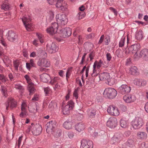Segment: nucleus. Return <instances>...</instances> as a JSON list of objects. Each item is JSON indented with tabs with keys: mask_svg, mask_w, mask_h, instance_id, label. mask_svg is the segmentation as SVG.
Wrapping results in <instances>:
<instances>
[{
	"mask_svg": "<svg viewBox=\"0 0 148 148\" xmlns=\"http://www.w3.org/2000/svg\"><path fill=\"white\" fill-rule=\"evenodd\" d=\"M88 114L89 116L91 118H93L96 114V110L91 109L88 110Z\"/></svg>",
	"mask_w": 148,
	"mask_h": 148,
	"instance_id": "nucleus-31",
	"label": "nucleus"
},
{
	"mask_svg": "<svg viewBox=\"0 0 148 148\" xmlns=\"http://www.w3.org/2000/svg\"><path fill=\"white\" fill-rule=\"evenodd\" d=\"M104 37V35H102L100 38V39L99 41V44H101L103 42Z\"/></svg>",
	"mask_w": 148,
	"mask_h": 148,
	"instance_id": "nucleus-60",
	"label": "nucleus"
},
{
	"mask_svg": "<svg viewBox=\"0 0 148 148\" xmlns=\"http://www.w3.org/2000/svg\"><path fill=\"white\" fill-rule=\"evenodd\" d=\"M17 102L13 99H11L8 102V104L6 105V108L7 110L9 106H10V108L11 109L15 108L16 106Z\"/></svg>",
	"mask_w": 148,
	"mask_h": 148,
	"instance_id": "nucleus-24",
	"label": "nucleus"
},
{
	"mask_svg": "<svg viewBox=\"0 0 148 148\" xmlns=\"http://www.w3.org/2000/svg\"><path fill=\"white\" fill-rule=\"evenodd\" d=\"M56 18L57 23L62 26L66 24L68 22L67 17L64 14H59L56 15Z\"/></svg>",
	"mask_w": 148,
	"mask_h": 148,
	"instance_id": "nucleus-4",
	"label": "nucleus"
},
{
	"mask_svg": "<svg viewBox=\"0 0 148 148\" xmlns=\"http://www.w3.org/2000/svg\"><path fill=\"white\" fill-rule=\"evenodd\" d=\"M37 64L40 66H43L48 67L50 66V63L46 59L44 58L39 60L38 63Z\"/></svg>",
	"mask_w": 148,
	"mask_h": 148,
	"instance_id": "nucleus-17",
	"label": "nucleus"
},
{
	"mask_svg": "<svg viewBox=\"0 0 148 148\" xmlns=\"http://www.w3.org/2000/svg\"><path fill=\"white\" fill-rule=\"evenodd\" d=\"M122 135L121 134L116 133L115 134L111 140L112 144H116L119 142L121 139Z\"/></svg>",
	"mask_w": 148,
	"mask_h": 148,
	"instance_id": "nucleus-20",
	"label": "nucleus"
},
{
	"mask_svg": "<svg viewBox=\"0 0 148 148\" xmlns=\"http://www.w3.org/2000/svg\"><path fill=\"white\" fill-rule=\"evenodd\" d=\"M124 100L127 103H131L134 102L136 100V97L134 95H127L123 97Z\"/></svg>",
	"mask_w": 148,
	"mask_h": 148,
	"instance_id": "nucleus-16",
	"label": "nucleus"
},
{
	"mask_svg": "<svg viewBox=\"0 0 148 148\" xmlns=\"http://www.w3.org/2000/svg\"><path fill=\"white\" fill-rule=\"evenodd\" d=\"M143 119L140 117H136L131 122V125L132 127L135 129H139L143 125Z\"/></svg>",
	"mask_w": 148,
	"mask_h": 148,
	"instance_id": "nucleus-5",
	"label": "nucleus"
},
{
	"mask_svg": "<svg viewBox=\"0 0 148 148\" xmlns=\"http://www.w3.org/2000/svg\"><path fill=\"white\" fill-rule=\"evenodd\" d=\"M81 147L82 148H92L93 143L90 140L88 141L83 140L82 141L81 144Z\"/></svg>",
	"mask_w": 148,
	"mask_h": 148,
	"instance_id": "nucleus-15",
	"label": "nucleus"
},
{
	"mask_svg": "<svg viewBox=\"0 0 148 148\" xmlns=\"http://www.w3.org/2000/svg\"><path fill=\"white\" fill-rule=\"evenodd\" d=\"M95 34L93 33H92L89 34L87 35L86 36V38L88 40H91L95 37Z\"/></svg>",
	"mask_w": 148,
	"mask_h": 148,
	"instance_id": "nucleus-39",
	"label": "nucleus"
},
{
	"mask_svg": "<svg viewBox=\"0 0 148 148\" xmlns=\"http://www.w3.org/2000/svg\"><path fill=\"white\" fill-rule=\"evenodd\" d=\"M47 48L49 53H55L58 49V47L55 43L53 42L48 44L47 45Z\"/></svg>",
	"mask_w": 148,
	"mask_h": 148,
	"instance_id": "nucleus-10",
	"label": "nucleus"
},
{
	"mask_svg": "<svg viewBox=\"0 0 148 148\" xmlns=\"http://www.w3.org/2000/svg\"><path fill=\"white\" fill-rule=\"evenodd\" d=\"M30 63V64L31 66H32V67H35L36 66V65L35 63L34 62V61L33 59H31L29 61V63Z\"/></svg>",
	"mask_w": 148,
	"mask_h": 148,
	"instance_id": "nucleus-58",
	"label": "nucleus"
},
{
	"mask_svg": "<svg viewBox=\"0 0 148 148\" xmlns=\"http://www.w3.org/2000/svg\"><path fill=\"white\" fill-rule=\"evenodd\" d=\"M3 56L4 59H3V61L7 66H8V64L11 63V61L10 60L9 58L7 56Z\"/></svg>",
	"mask_w": 148,
	"mask_h": 148,
	"instance_id": "nucleus-35",
	"label": "nucleus"
},
{
	"mask_svg": "<svg viewBox=\"0 0 148 148\" xmlns=\"http://www.w3.org/2000/svg\"><path fill=\"white\" fill-rule=\"evenodd\" d=\"M146 136V134L144 132H139L137 133V134L138 138L140 139L145 138Z\"/></svg>",
	"mask_w": 148,
	"mask_h": 148,
	"instance_id": "nucleus-32",
	"label": "nucleus"
},
{
	"mask_svg": "<svg viewBox=\"0 0 148 148\" xmlns=\"http://www.w3.org/2000/svg\"><path fill=\"white\" fill-rule=\"evenodd\" d=\"M25 103H22L21 105V113H24L25 114L26 113H27V111L26 109L25 108Z\"/></svg>",
	"mask_w": 148,
	"mask_h": 148,
	"instance_id": "nucleus-42",
	"label": "nucleus"
},
{
	"mask_svg": "<svg viewBox=\"0 0 148 148\" xmlns=\"http://www.w3.org/2000/svg\"><path fill=\"white\" fill-rule=\"evenodd\" d=\"M29 85L27 88L29 92L30 95L32 94L35 92V90L33 86V83L31 82L29 83Z\"/></svg>",
	"mask_w": 148,
	"mask_h": 148,
	"instance_id": "nucleus-30",
	"label": "nucleus"
},
{
	"mask_svg": "<svg viewBox=\"0 0 148 148\" xmlns=\"http://www.w3.org/2000/svg\"><path fill=\"white\" fill-rule=\"evenodd\" d=\"M8 1L5 0L4 2L1 5V9L5 10H8L9 8V4L7 3Z\"/></svg>",
	"mask_w": 148,
	"mask_h": 148,
	"instance_id": "nucleus-33",
	"label": "nucleus"
},
{
	"mask_svg": "<svg viewBox=\"0 0 148 148\" xmlns=\"http://www.w3.org/2000/svg\"><path fill=\"white\" fill-rule=\"evenodd\" d=\"M75 127L76 130L80 132L84 130L85 125L83 123H79L75 125Z\"/></svg>",
	"mask_w": 148,
	"mask_h": 148,
	"instance_id": "nucleus-27",
	"label": "nucleus"
},
{
	"mask_svg": "<svg viewBox=\"0 0 148 148\" xmlns=\"http://www.w3.org/2000/svg\"><path fill=\"white\" fill-rule=\"evenodd\" d=\"M59 78L58 77H55L52 79L51 80V82L52 84H54L58 82V80H59Z\"/></svg>",
	"mask_w": 148,
	"mask_h": 148,
	"instance_id": "nucleus-49",
	"label": "nucleus"
},
{
	"mask_svg": "<svg viewBox=\"0 0 148 148\" xmlns=\"http://www.w3.org/2000/svg\"><path fill=\"white\" fill-rule=\"evenodd\" d=\"M42 127L41 126L37 125L32 126V132L35 136H38L41 133Z\"/></svg>",
	"mask_w": 148,
	"mask_h": 148,
	"instance_id": "nucleus-11",
	"label": "nucleus"
},
{
	"mask_svg": "<svg viewBox=\"0 0 148 148\" xmlns=\"http://www.w3.org/2000/svg\"><path fill=\"white\" fill-rule=\"evenodd\" d=\"M139 148H148V143L145 142L142 143Z\"/></svg>",
	"mask_w": 148,
	"mask_h": 148,
	"instance_id": "nucleus-44",
	"label": "nucleus"
},
{
	"mask_svg": "<svg viewBox=\"0 0 148 148\" xmlns=\"http://www.w3.org/2000/svg\"><path fill=\"white\" fill-rule=\"evenodd\" d=\"M104 41L105 42V45H108L109 42L110 41V36H107L106 37Z\"/></svg>",
	"mask_w": 148,
	"mask_h": 148,
	"instance_id": "nucleus-50",
	"label": "nucleus"
},
{
	"mask_svg": "<svg viewBox=\"0 0 148 148\" xmlns=\"http://www.w3.org/2000/svg\"><path fill=\"white\" fill-rule=\"evenodd\" d=\"M17 38L16 34L12 31H9L7 38L10 41H13L15 40Z\"/></svg>",
	"mask_w": 148,
	"mask_h": 148,
	"instance_id": "nucleus-23",
	"label": "nucleus"
},
{
	"mask_svg": "<svg viewBox=\"0 0 148 148\" xmlns=\"http://www.w3.org/2000/svg\"><path fill=\"white\" fill-rule=\"evenodd\" d=\"M38 99V96L37 94H35L34 95V97L32 98V100L33 101H37Z\"/></svg>",
	"mask_w": 148,
	"mask_h": 148,
	"instance_id": "nucleus-63",
	"label": "nucleus"
},
{
	"mask_svg": "<svg viewBox=\"0 0 148 148\" xmlns=\"http://www.w3.org/2000/svg\"><path fill=\"white\" fill-rule=\"evenodd\" d=\"M78 33L79 30L78 29L74 30L73 33V35L74 36H77V37L79 40L80 36L78 34Z\"/></svg>",
	"mask_w": 148,
	"mask_h": 148,
	"instance_id": "nucleus-45",
	"label": "nucleus"
},
{
	"mask_svg": "<svg viewBox=\"0 0 148 148\" xmlns=\"http://www.w3.org/2000/svg\"><path fill=\"white\" fill-rule=\"evenodd\" d=\"M52 148H61V146L59 145V144L57 143V144H55L53 146Z\"/></svg>",
	"mask_w": 148,
	"mask_h": 148,
	"instance_id": "nucleus-64",
	"label": "nucleus"
},
{
	"mask_svg": "<svg viewBox=\"0 0 148 148\" xmlns=\"http://www.w3.org/2000/svg\"><path fill=\"white\" fill-rule=\"evenodd\" d=\"M133 143L134 141L132 139H129L123 145L122 148H132Z\"/></svg>",
	"mask_w": 148,
	"mask_h": 148,
	"instance_id": "nucleus-26",
	"label": "nucleus"
},
{
	"mask_svg": "<svg viewBox=\"0 0 148 148\" xmlns=\"http://www.w3.org/2000/svg\"><path fill=\"white\" fill-rule=\"evenodd\" d=\"M116 80L114 78H110V77L107 80L108 84L110 86L114 85L116 82Z\"/></svg>",
	"mask_w": 148,
	"mask_h": 148,
	"instance_id": "nucleus-37",
	"label": "nucleus"
},
{
	"mask_svg": "<svg viewBox=\"0 0 148 148\" xmlns=\"http://www.w3.org/2000/svg\"><path fill=\"white\" fill-rule=\"evenodd\" d=\"M84 46L85 49L84 51L87 53L90 51L94 46L93 44L90 42H87L85 43Z\"/></svg>",
	"mask_w": 148,
	"mask_h": 148,
	"instance_id": "nucleus-22",
	"label": "nucleus"
},
{
	"mask_svg": "<svg viewBox=\"0 0 148 148\" xmlns=\"http://www.w3.org/2000/svg\"><path fill=\"white\" fill-rule=\"evenodd\" d=\"M106 3L108 5H111L113 4L114 0H106Z\"/></svg>",
	"mask_w": 148,
	"mask_h": 148,
	"instance_id": "nucleus-61",
	"label": "nucleus"
},
{
	"mask_svg": "<svg viewBox=\"0 0 148 148\" xmlns=\"http://www.w3.org/2000/svg\"><path fill=\"white\" fill-rule=\"evenodd\" d=\"M56 123L55 121H51L47 124V128L46 131L49 134H52L53 135L54 137L58 138L60 137L62 134V131L60 129L56 130L55 131H54V129L56 126Z\"/></svg>",
	"mask_w": 148,
	"mask_h": 148,
	"instance_id": "nucleus-1",
	"label": "nucleus"
},
{
	"mask_svg": "<svg viewBox=\"0 0 148 148\" xmlns=\"http://www.w3.org/2000/svg\"><path fill=\"white\" fill-rule=\"evenodd\" d=\"M120 108L123 111H125L126 110V107L124 105H121L120 106Z\"/></svg>",
	"mask_w": 148,
	"mask_h": 148,
	"instance_id": "nucleus-62",
	"label": "nucleus"
},
{
	"mask_svg": "<svg viewBox=\"0 0 148 148\" xmlns=\"http://www.w3.org/2000/svg\"><path fill=\"white\" fill-rule=\"evenodd\" d=\"M39 53H38L40 54V55L42 56V55H43L44 56H45V54H46V53L45 51H42L41 49H39Z\"/></svg>",
	"mask_w": 148,
	"mask_h": 148,
	"instance_id": "nucleus-54",
	"label": "nucleus"
},
{
	"mask_svg": "<svg viewBox=\"0 0 148 148\" xmlns=\"http://www.w3.org/2000/svg\"><path fill=\"white\" fill-rule=\"evenodd\" d=\"M29 107L30 108V109H33V112L35 111L36 112L37 111V108L36 105V104L34 103L33 104L32 106H31V105H30L28 107V108H29Z\"/></svg>",
	"mask_w": 148,
	"mask_h": 148,
	"instance_id": "nucleus-43",
	"label": "nucleus"
},
{
	"mask_svg": "<svg viewBox=\"0 0 148 148\" xmlns=\"http://www.w3.org/2000/svg\"><path fill=\"white\" fill-rule=\"evenodd\" d=\"M71 29L69 27H66L60 30L59 34L63 38L69 37L71 34Z\"/></svg>",
	"mask_w": 148,
	"mask_h": 148,
	"instance_id": "nucleus-8",
	"label": "nucleus"
},
{
	"mask_svg": "<svg viewBox=\"0 0 148 148\" xmlns=\"http://www.w3.org/2000/svg\"><path fill=\"white\" fill-rule=\"evenodd\" d=\"M143 57L144 60L148 61V49H142L139 53V56L138 58Z\"/></svg>",
	"mask_w": 148,
	"mask_h": 148,
	"instance_id": "nucleus-19",
	"label": "nucleus"
},
{
	"mask_svg": "<svg viewBox=\"0 0 148 148\" xmlns=\"http://www.w3.org/2000/svg\"><path fill=\"white\" fill-rule=\"evenodd\" d=\"M117 94V91L115 89L112 88H108L105 89L103 95L105 97L110 99H113L116 97Z\"/></svg>",
	"mask_w": 148,
	"mask_h": 148,
	"instance_id": "nucleus-3",
	"label": "nucleus"
},
{
	"mask_svg": "<svg viewBox=\"0 0 148 148\" xmlns=\"http://www.w3.org/2000/svg\"><path fill=\"white\" fill-rule=\"evenodd\" d=\"M110 77L109 74L107 73H101L99 75V77L100 80H106L107 81L109 77Z\"/></svg>",
	"mask_w": 148,
	"mask_h": 148,
	"instance_id": "nucleus-28",
	"label": "nucleus"
},
{
	"mask_svg": "<svg viewBox=\"0 0 148 148\" xmlns=\"http://www.w3.org/2000/svg\"><path fill=\"white\" fill-rule=\"evenodd\" d=\"M94 55V53L93 51L91 52L89 54V57L90 58V61H92L93 59Z\"/></svg>",
	"mask_w": 148,
	"mask_h": 148,
	"instance_id": "nucleus-56",
	"label": "nucleus"
},
{
	"mask_svg": "<svg viewBox=\"0 0 148 148\" xmlns=\"http://www.w3.org/2000/svg\"><path fill=\"white\" fill-rule=\"evenodd\" d=\"M7 78L3 75L0 74V80L2 82L4 83L8 81Z\"/></svg>",
	"mask_w": 148,
	"mask_h": 148,
	"instance_id": "nucleus-40",
	"label": "nucleus"
},
{
	"mask_svg": "<svg viewBox=\"0 0 148 148\" xmlns=\"http://www.w3.org/2000/svg\"><path fill=\"white\" fill-rule=\"evenodd\" d=\"M1 91L3 93V95L5 97L8 96L7 95V88L5 86H1Z\"/></svg>",
	"mask_w": 148,
	"mask_h": 148,
	"instance_id": "nucleus-34",
	"label": "nucleus"
},
{
	"mask_svg": "<svg viewBox=\"0 0 148 148\" xmlns=\"http://www.w3.org/2000/svg\"><path fill=\"white\" fill-rule=\"evenodd\" d=\"M74 106V102L72 100H70L63 108L62 110L63 114L65 115L69 114L70 113V110H72Z\"/></svg>",
	"mask_w": 148,
	"mask_h": 148,
	"instance_id": "nucleus-6",
	"label": "nucleus"
},
{
	"mask_svg": "<svg viewBox=\"0 0 148 148\" xmlns=\"http://www.w3.org/2000/svg\"><path fill=\"white\" fill-rule=\"evenodd\" d=\"M137 68L135 66H134L130 68V73L132 75H135L137 73Z\"/></svg>",
	"mask_w": 148,
	"mask_h": 148,
	"instance_id": "nucleus-36",
	"label": "nucleus"
},
{
	"mask_svg": "<svg viewBox=\"0 0 148 148\" xmlns=\"http://www.w3.org/2000/svg\"><path fill=\"white\" fill-rule=\"evenodd\" d=\"M78 89H76L73 92V96L75 97L76 99H77L78 97Z\"/></svg>",
	"mask_w": 148,
	"mask_h": 148,
	"instance_id": "nucleus-51",
	"label": "nucleus"
},
{
	"mask_svg": "<svg viewBox=\"0 0 148 148\" xmlns=\"http://www.w3.org/2000/svg\"><path fill=\"white\" fill-rule=\"evenodd\" d=\"M131 90L130 87L125 84L122 85L118 89L119 92L123 95L128 94Z\"/></svg>",
	"mask_w": 148,
	"mask_h": 148,
	"instance_id": "nucleus-7",
	"label": "nucleus"
},
{
	"mask_svg": "<svg viewBox=\"0 0 148 148\" xmlns=\"http://www.w3.org/2000/svg\"><path fill=\"white\" fill-rule=\"evenodd\" d=\"M107 111L110 114L114 116H117L119 114L117 108L112 106H109L108 108Z\"/></svg>",
	"mask_w": 148,
	"mask_h": 148,
	"instance_id": "nucleus-14",
	"label": "nucleus"
},
{
	"mask_svg": "<svg viewBox=\"0 0 148 148\" xmlns=\"http://www.w3.org/2000/svg\"><path fill=\"white\" fill-rule=\"evenodd\" d=\"M73 125L71 119H69L64 122L63 124V126L65 129L70 130L72 128V126Z\"/></svg>",
	"mask_w": 148,
	"mask_h": 148,
	"instance_id": "nucleus-21",
	"label": "nucleus"
},
{
	"mask_svg": "<svg viewBox=\"0 0 148 148\" xmlns=\"http://www.w3.org/2000/svg\"><path fill=\"white\" fill-rule=\"evenodd\" d=\"M41 80L43 82H47L50 79L49 75L46 73H43L40 75Z\"/></svg>",
	"mask_w": 148,
	"mask_h": 148,
	"instance_id": "nucleus-25",
	"label": "nucleus"
},
{
	"mask_svg": "<svg viewBox=\"0 0 148 148\" xmlns=\"http://www.w3.org/2000/svg\"><path fill=\"white\" fill-rule=\"evenodd\" d=\"M48 3L50 5L55 4L57 0H47Z\"/></svg>",
	"mask_w": 148,
	"mask_h": 148,
	"instance_id": "nucleus-57",
	"label": "nucleus"
},
{
	"mask_svg": "<svg viewBox=\"0 0 148 148\" xmlns=\"http://www.w3.org/2000/svg\"><path fill=\"white\" fill-rule=\"evenodd\" d=\"M56 5V7L60 8L62 11L65 10L67 8V4L63 2V0H57Z\"/></svg>",
	"mask_w": 148,
	"mask_h": 148,
	"instance_id": "nucleus-13",
	"label": "nucleus"
},
{
	"mask_svg": "<svg viewBox=\"0 0 148 148\" xmlns=\"http://www.w3.org/2000/svg\"><path fill=\"white\" fill-rule=\"evenodd\" d=\"M67 135L69 138H71L74 136V134L72 132H69L68 133Z\"/></svg>",
	"mask_w": 148,
	"mask_h": 148,
	"instance_id": "nucleus-55",
	"label": "nucleus"
},
{
	"mask_svg": "<svg viewBox=\"0 0 148 148\" xmlns=\"http://www.w3.org/2000/svg\"><path fill=\"white\" fill-rule=\"evenodd\" d=\"M15 87L16 89H18L21 90V92H22L24 89L23 86L19 84L15 85Z\"/></svg>",
	"mask_w": 148,
	"mask_h": 148,
	"instance_id": "nucleus-46",
	"label": "nucleus"
},
{
	"mask_svg": "<svg viewBox=\"0 0 148 148\" xmlns=\"http://www.w3.org/2000/svg\"><path fill=\"white\" fill-rule=\"evenodd\" d=\"M106 57L107 60L110 61L111 60L112 57L111 54L109 53H107L106 54Z\"/></svg>",
	"mask_w": 148,
	"mask_h": 148,
	"instance_id": "nucleus-53",
	"label": "nucleus"
},
{
	"mask_svg": "<svg viewBox=\"0 0 148 148\" xmlns=\"http://www.w3.org/2000/svg\"><path fill=\"white\" fill-rule=\"evenodd\" d=\"M135 38L138 40H140L142 39L143 36L142 32L139 31L137 32L135 35Z\"/></svg>",
	"mask_w": 148,
	"mask_h": 148,
	"instance_id": "nucleus-38",
	"label": "nucleus"
},
{
	"mask_svg": "<svg viewBox=\"0 0 148 148\" xmlns=\"http://www.w3.org/2000/svg\"><path fill=\"white\" fill-rule=\"evenodd\" d=\"M120 125L122 128H125L127 127L128 125V122L124 119H121L120 121Z\"/></svg>",
	"mask_w": 148,
	"mask_h": 148,
	"instance_id": "nucleus-29",
	"label": "nucleus"
},
{
	"mask_svg": "<svg viewBox=\"0 0 148 148\" xmlns=\"http://www.w3.org/2000/svg\"><path fill=\"white\" fill-rule=\"evenodd\" d=\"M14 66L16 70H18V68L19 64V62H18L14 61Z\"/></svg>",
	"mask_w": 148,
	"mask_h": 148,
	"instance_id": "nucleus-52",
	"label": "nucleus"
},
{
	"mask_svg": "<svg viewBox=\"0 0 148 148\" xmlns=\"http://www.w3.org/2000/svg\"><path fill=\"white\" fill-rule=\"evenodd\" d=\"M22 21L27 31H30L32 30L31 25L29 24V22L30 21L29 18L24 17L22 19Z\"/></svg>",
	"mask_w": 148,
	"mask_h": 148,
	"instance_id": "nucleus-18",
	"label": "nucleus"
},
{
	"mask_svg": "<svg viewBox=\"0 0 148 148\" xmlns=\"http://www.w3.org/2000/svg\"><path fill=\"white\" fill-rule=\"evenodd\" d=\"M140 80L141 79H135L134 80L133 83L135 84L140 86Z\"/></svg>",
	"mask_w": 148,
	"mask_h": 148,
	"instance_id": "nucleus-47",
	"label": "nucleus"
},
{
	"mask_svg": "<svg viewBox=\"0 0 148 148\" xmlns=\"http://www.w3.org/2000/svg\"><path fill=\"white\" fill-rule=\"evenodd\" d=\"M103 64V62L101 60H100L98 62H97V68L98 69H99L102 66Z\"/></svg>",
	"mask_w": 148,
	"mask_h": 148,
	"instance_id": "nucleus-59",
	"label": "nucleus"
},
{
	"mask_svg": "<svg viewBox=\"0 0 148 148\" xmlns=\"http://www.w3.org/2000/svg\"><path fill=\"white\" fill-rule=\"evenodd\" d=\"M36 36L38 38V41H40L41 43H42L43 42V41L42 38V35L38 33H37Z\"/></svg>",
	"mask_w": 148,
	"mask_h": 148,
	"instance_id": "nucleus-48",
	"label": "nucleus"
},
{
	"mask_svg": "<svg viewBox=\"0 0 148 148\" xmlns=\"http://www.w3.org/2000/svg\"><path fill=\"white\" fill-rule=\"evenodd\" d=\"M125 38L124 37H123L121 39L119 43V47H122L124 46Z\"/></svg>",
	"mask_w": 148,
	"mask_h": 148,
	"instance_id": "nucleus-41",
	"label": "nucleus"
},
{
	"mask_svg": "<svg viewBox=\"0 0 148 148\" xmlns=\"http://www.w3.org/2000/svg\"><path fill=\"white\" fill-rule=\"evenodd\" d=\"M140 49V45L138 43H137L132 45L129 47H127L125 48V52L126 54L129 53L131 54H134V57L136 58H138L139 53H140L138 51Z\"/></svg>",
	"mask_w": 148,
	"mask_h": 148,
	"instance_id": "nucleus-2",
	"label": "nucleus"
},
{
	"mask_svg": "<svg viewBox=\"0 0 148 148\" xmlns=\"http://www.w3.org/2000/svg\"><path fill=\"white\" fill-rule=\"evenodd\" d=\"M58 24L57 23H52L51 27L47 29V33L51 35L55 34L58 31Z\"/></svg>",
	"mask_w": 148,
	"mask_h": 148,
	"instance_id": "nucleus-9",
	"label": "nucleus"
},
{
	"mask_svg": "<svg viewBox=\"0 0 148 148\" xmlns=\"http://www.w3.org/2000/svg\"><path fill=\"white\" fill-rule=\"evenodd\" d=\"M117 124V119L114 117L110 118L107 123V126L111 128L115 127Z\"/></svg>",
	"mask_w": 148,
	"mask_h": 148,
	"instance_id": "nucleus-12",
	"label": "nucleus"
}]
</instances>
